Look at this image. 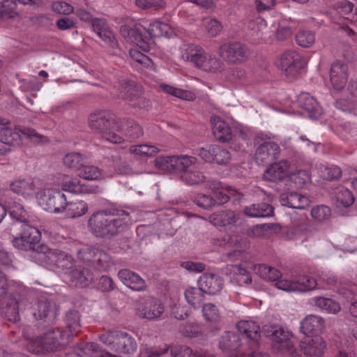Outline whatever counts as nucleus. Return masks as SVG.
I'll list each match as a JSON object with an SVG mask.
<instances>
[{
  "label": "nucleus",
  "mask_w": 357,
  "mask_h": 357,
  "mask_svg": "<svg viewBox=\"0 0 357 357\" xmlns=\"http://www.w3.org/2000/svg\"><path fill=\"white\" fill-rule=\"evenodd\" d=\"M153 162L155 167L160 171L176 172V155H160L155 158Z\"/></svg>",
  "instance_id": "58836bf2"
},
{
  "label": "nucleus",
  "mask_w": 357,
  "mask_h": 357,
  "mask_svg": "<svg viewBox=\"0 0 357 357\" xmlns=\"http://www.w3.org/2000/svg\"><path fill=\"white\" fill-rule=\"evenodd\" d=\"M161 88L166 93L171 94L175 97L186 100H193L195 95L191 91H185L180 89L174 88L167 84L161 85Z\"/></svg>",
  "instance_id": "09e8293b"
},
{
  "label": "nucleus",
  "mask_w": 357,
  "mask_h": 357,
  "mask_svg": "<svg viewBox=\"0 0 357 357\" xmlns=\"http://www.w3.org/2000/svg\"><path fill=\"white\" fill-rule=\"evenodd\" d=\"M22 135L35 144H45L48 142L46 136L38 133L33 128L24 127L13 129L10 126H4L0 128V142L9 146H20L22 142Z\"/></svg>",
  "instance_id": "39448f33"
},
{
  "label": "nucleus",
  "mask_w": 357,
  "mask_h": 357,
  "mask_svg": "<svg viewBox=\"0 0 357 357\" xmlns=\"http://www.w3.org/2000/svg\"><path fill=\"white\" fill-rule=\"evenodd\" d=\"M185 298L191 306L198 308L202 306L205 296L199 288L189 287L185 291Z\"/></svg>",
  "instance_id": "a19ab883"
},
{
  "label": "nucleus",
  "mask_w": 357,
  "mask_h": 357,
  "mask_svg": "<svg viewBox=\"0 0 357 357\" xmlns=\"http://www.w3.org/2000/svg\"><path fill=\"white\" fill-rule=\"evenodd\" d=\"M98 35L105 42L107 47L114 50L118 48V41L115 38L114 33L109 29L107 28L105 30H103Z\"/></svg>",
  "instance_id": "13d9d810"
},
{
  "label": "nucleus",
  "mask_w": 357,
  "mask_h": 357,
  "mask_svg": "<svg viewBox=\"0 0 357 357\" xmlns=\"http://www.w3.org/2000/svg\"><path fill=\"white\" fill-rule=\"evenodd\" d=\"M41 245V252L38 253V258L45 261L49 268L53 271L66 270L72 268L73 259L71 255L59 250H50Z\"/></svg>",
  "instance_id": "0eeeda50"
},
{
  "label": "nucleus",
  "mask_w": 357,
  "mask_h": 357,
  "mask_svg": "<svg viewBox=\"0 0 357 357\" xmlns=\"http://www.w3.org/2000/svg\"><path fill=\"white\" fill-rule=\"evenodd\" d=\"M199 164L197 158L188 155H176V172L185 174L190 171V167H197Z\"/></svg>",
  "instance_id": "ea45409f"
},
{
  "label": "nucleus",
  "mask_w": 357,
  "mask_h": 357,
  "mask_svg": "<svg viewBox=\"0 0 357 357\" xmlns=\"http://www.w3.org/2000/svg\"><path fill=\"white\" fill-rule=\"evenodd\" d=\"M182 178L188 185H197L206 180V177L202 172L192 169L183 174Z\"/></svg>",
  "instance_id": "3c124183"
},
{
  "label": "nucleus",
  "mask_w": 357,
  "mask_h": 357,
  "mask_svg": "<svg viewBox=\"0 0 357 357\" xmlns=\"http://www.w3.org/2000/svg\"><path fill=\"white\" fill-rule=\"evenodd\" d=\"M164 305L161 301L155 298H151L146 301L141 310L140 316L148 319H156L164 312Z\"/></svg>",
  "instance_id": "a878e982"
},
{
  "label": "nucleus",
  "mask_w": 357,
  "mask_h": 357,
  "mask_svg": "<svg viewBox=\"0 0 357 357\" xmlns=\"http://www.w3.org/2000/svg\"><path fill=\"white\" fill-rule=\"evenodd\" d=\"M172 32V29L169 24L159 21L149 23L148 26H146L145 33L150 38L151 45L152 44V38L162 36L169 37Z\"/></svg>",
  "instance_id": "2f4dec72"
},
{
  "label": "nucleus",
  "mask_w": 357,
  "mask_h": 357,
  "mask_svg": "<svg viewBox=\"0 0 357 357\" xmlns=\"http://www.w3.org/2000/svg\"><path fill=\"white\" fill-rule=\"evenodd\" d=\"M79 349L86 357H121L102 349L98 344L94 342H87Z\"/></svg>",
  "instance_id": "c9c22d12"
},
{
  "label": "nucleus",
  "mask_w": 357,
  "mask_h": 357,
  "mask_svg": "<svg viewBox=\"0 0 357 357\" xmlns=\"http://www.w3.org/2000/svg\"><path fill=\"white\" fill-rule=\"evenodd\" d=\"M183 59L192 63L197 68L206 72H215L220 67V62L215 57L207 55L204 49L191 45L188 47L182 55Z\"/></svg>",
  "instance_id": "423d86ee"
},
{
  "label": "nucleus",
  "mask_w": 357,
  "mask_h": 357,
  "mask_svg": "<svg viewBox=\"0 0 357 357\" xmlns=\"http://www.w3.org/2000/svg\"><path fill=\"white\" fill-rule=\"evenodd\" d=\"M225 191V203L231 200L233 204H238L243 196L241 192L231 187H227Z\"/></svg>",
  "instance_id": "e2e57ef3"
},
{
  "label": "nucleus",
  "mask_w": 357,
  "mask_h": 357,
  "mask_svg": "<svg viewBox=\"0 0 357 357\" xmlns=\"http://www.w3.org/2000/svg\"><path fill=\"white\" fill-rule=\"evenodd\" d=\"M222 151V149L220 146L212 145L209 149L204 148L195 149L193 153L200 156L206 162L221 165L223 162V158L221 156Z\"/></svg>",
  "instance_id": "7c9ffc66"
},
{
  "label": "nucleus",
  "mask_w": 357,
  "mask_h": 357,
  "mask_svg": "<svg viewBox=\"0 0 357 357\" xmlns=\"http://www.w3.org/2000/svg\"><path fill=\"white\" fill-rule=\"evenodd\" d=\"M312 300L314 305L321 311L336 314L341 310L340 304L332 298L317 296L313 298Z\"/></svg>",
  "instance_id": "e433bc0d"
},
{
  "label": "nucleus",
  "mask_w": 357,
  "mask_h": 357,
  "mask_svg": "<svg viewBox=\"0 0 357 357\" xmlns=\"http://www.w3.org/2000/svg\"><path fill=\"white\" fill-rule=\"evenodd\" d=\"M63 164L68 168L80 170L86 163V157L79 153H70L66 154L63 159Z\"/></svg>",
  "instance_id": "37998d69"
},
{
  "label": "nucleus",
  "mask_w": 357,
  "mask_h": 357,
  "mask_svg": "<svg viewBox=\"0 0 357 357\" xmlns=\"http://www.w3.org/2000/svg\"><path fill=\"white\" fill-rule=\"evenodd\" d=\"M169 349L168 344H164L159 348H154L151 347H144L142 348L139 357H159L161 355L166 354Z\"/></svg>",
  "instance_id": "5fc2aeb1"
},
{
  "label": "nucleus",
  "mask_w": 357,
  "mask_h": 357,
  "mask_svg": "<svg viewBox=\"0 0 357 357\" xmlns=\"http://www.w3.org/2000/svg\"><path fill=\"white\" fill-rule=\"evenodd\" d=\"M21 87L24 91H39L42 84L37 81L36 77L30 79H24L22 81Z\"/></svg>",
  "instance_id": "774afa93"
},
{
  "label": "nucleus",
  "mask_w": 357,
  "mask_h": 357,
  "mask_svg": "<svg viewBox=\"0 0 357 357\" xmlns=\"http://www.w3.org/2000/svg\"><path fill=\"white\" fill-rule=\"evenodd\" d=\"M296 40L298 45L310 47L315 41V35L311 31L300 30L296 35Z\"/></svg>",
  "instance_id": "de8ad7c7"
},
{
  "label": "nucleus",
  "mask_w": 357,
  "mask_h": 357,
  "mask_svg": "<svg viewBox=\"0 0 357 357\" xmlns=\"http://www.w3.org/2000/svg\"><path fill=\"white\" fill-rule=\"evenodd\" d=\"M120 280L134 291H141L146 288L145 281L137 273L128 269H121L118 273Z\"/></svg>",
  "instance_id": "5701e85b"
},
{
  "label": "nucleus",
  "mask_w": 357,
  "mask_h": 357,
  "mask_svg": "<svg viewBox=\"0 0 357 357\" xmlns=\"http://www.w3.org/2000/svg\"><path fill=\"white\" fill-rule=\"evenodd\" d=\"M99 340L119 354H130L137 348L135 337L120 331H107L99 335Z\"/></svg>",
  "instance_id": "20e7f679"
},
{
  "label": "nucleus",
  "mask_w": 357,
  "mask_h": 357,
  "mask_svg": "<svg viewBox=\"0 0 357 357\" xmlns=\"http://www.w3.org/2000/svg\"><path fill=\"white\" fill-rule=\"evenodd\" d=\"M244 214L250 218H267L273 215V207L266 203L252 204L245 206Z\"/></svg>",
  "instance_id": "c756f323"
},
{
  "label": "nucleus",
  "mask_w": 357,
  "mask_h": 357,
  "mask_svg": "<svg viewBox=\"0 0 357 357\" xmlns=\"http://www.w3.org/2000/svg\"><path fill=\"white\" fill-rule=\"evenodd\" d=\"M52 10L59 14L69 15L73 13L74 8L64 1L54 2L52 5Z\"/></svg>",
  "instance_id": "0e129e2a"
},
{
  "label": "nucleus",
  "mask_w": 357,
  "mask_h": 357,
  "mask_svg": "<svg viewBox=\"0 0 357 357\" xmlns=\"http://www.w3.org/2000/svg\"><path fill=\"white\" fill-rule=\"evenodd\" d=\"M64 321L65 328H50L42 335H38L33 326H26L22 335L27 341L26 349L33 354H44L64 348L81 331V314L77 310H70L66 314Z\"/></svg>",
  "instance_id": "f257e3e1"
},
{
  "label": "nucleus",
  "mask_w": 357,
  "mask_h": 357,
  "mask_svg": "<svg viewBox=\"0 0 357 357\" xmlns=\"http://www.w3.org/2000/svg\"><path fill=\"white\" fill-rule=\"evenodd\" d=\"M22 229L20 236L15 237L13 243L15 247L24 250H37L39 249L40 234L38 229L26 222L20 225ZM40 252H38L39 253Z\"/></svg>",
  "instance_id": "1a4fd4ad"
},
{
  "label": "nucleus",
  "mask_w": 357,
  "mask_h": 357,
  "mask_svg": "<svg viewBox=\"0 0 357 357\" xmlns=\"http://www.w3.org/2000/svg\"><path fill=\"white\" fill-rule=\"evenodd\" d=\"M299 106L308 112L310 117L319 114V106L316 100L309 93H301L298 98Z\"/></svg>",
  "instance_id": "72a5a7b5"
},
{
  "label": "nucleus",
  "mask_w": 357,
  "mask_h": 357,
  "mask_svg": "<svg viewBox=\"0 0 357 357\" xmlns=\"http://www.w3.org/2000/svg\"><path fill=\"white\" fill-rule=\"evenodd\" d=\"M331 215V208L325 205L314 206L311 210L312 218L317 222L328 220L330 218Z\"/></svg>",
  "instance_id": "8fccbe9b"
},
{
  "label": "nucleus",
  "mask_w": 357,
  "mask_h": 357,
  "mask_svg": "<svg viewBox=\"0 0 357 357\" xmlns=\"http://www.w3.org/2000/svg\"><path fill=\"white\" fill-rule=\"evenodd\" d=\"M116 130H121L126 139L130 142L137 140L144 135L143 129L140 125L135 121L129 119L120 120Z\"/></svg>",
  "instance_id": "aec40b11"
},
{
  "label": "nucleus",
  "mask_w": 357,
  "mask_h": 357,
  "mask_svg": "<svg viewBox=\"0 0 357 357\" xmlns=\"http://www.w3.org/2000/svg\"><path fill=\"white\" fill-rule=\"evenodd\" d=\"M203 315L208 321L217 322L220 320V315L216 306L211 303L204 304L202 308Z\"/></svg>",
  "instance_id": "bf43d9fd"
},
{
  "label": "nucleus",
  "mask_w": 357,
  "mask_h": 357,
  "mask_svg": "<svg viewBox=\"0 0 357 357\" xmlns=\"http://www.w3.org/2000/svg\"><path fill=\"white\" fill-rule=\"evenodd\" d=\"M89 126L101 135L102 138L114 144H120L125 139L113 132L117 130L119 121L116 122L112 115L106 111H97L89 117Z\"/></svg>",
  "instance_id": "7ed1b4c3"
},
{
  "label": "nucleus",
  "mask_w": 357,
  "mask_h": 357,
  "mask_svg": "<svg viewBox=\"0 0 357 357\" xmlns=\"http://www.w3.org/2000/svg\"><path fill=\"white\" fill-rule=\"evenodd\" d=\"M273 347L282 351H287L291 356L294 351V345L290 340L291 333L285 331L283 328L275 329L272 331Z\"/></svg>",
  "instance_id": "4be33fe9"
},
{
  "label": "nucleus",
  "mask_w": 357,
  "mask_h": 357,
  "mask_svg": "<svg viewBox=\"0 0 357 357\" xmlns=\"http://www.w3.org/2000/svg\"><path fill=\"white\" fill-rule=\"evenodd\" d=\"M89 207L86 202L82 200L68 203L66 210L67 215L73 218L80 217L88 211Z\"/></svg>",
  "instance_id": "c03bdc74"
},
{
  "label": "nucleus",
  "mask_w": 357,
  "mask_h": 357,
  "mask_svg": "<svg viewBox=\"0 0 357 357\" xmlns=\"http://www.w3.org/2000/svg\"><path fill=\"white\" fill-rule=\"evenodd\" d=\"M317 280L310 275H300L296 280L282 279L277 282L276 287L286 291L307 292L317 287Z\"/></svg>",
  "instance_id": "4468645a"
},
{
  "label": "nucleus",
  "mask_w": 357,
  "mask_h": 357,
  "mask_svg": "<svg viewBox=\"0 0 357 357\" xmlns=\"http://www.w3.org/2000/svg\"><path fill=\"white\" fill-rule=\"evenodd\" d=\"M199 288L206 294H216L221 291V280L213 273H205L197 281Z\"/></svg>",
  "instance_id": "393cba45"
},
{
  "label": "nucleus",
  "mask_w": 357,
  "mask_h": 357,
  "mask_svg": "<svg viewBox=\"0 0 357 357\" xmlns=\"http://www.w3.org/2000/svg\"><path fill=\"white\" fill-rule=\"evenodd\" d=\"M197 354H204L201 352H194L193 350L185 345H175L171 349L172 357H197Z\"/></svg>",
  "instance_id": "864d4df0"
},
{
  "label": "nucleus",
  "mask_w": 357,
  "mask_h": 357,
  "mask_svg": "<svg viewBox=\"0 0 357 357\" xmlns=\"http://www.w3.org/2000/svg\"><path fill=\"white\" fill-rule=\"evenodd\" d=\"M43 188V182L39 178L31 176L19 178L10 185V188L14 193L24 197H33Z\"/></svg>",
  "instance_id": "2eb2a0df"
},
{
  "label": "nucleus",
  "mask_w": 357,
  "mask_h": 357,
  "mask_svg": "<svg viewBox=\"0 0 357 357\" xmlns=\"http://www.w3.org/2000/svg\"><path fill=\"white\" fill-rule=\"evenodd\" d=\"M62 190L77 194L98 193V186H89L77 179L67 178L62 183Z\"/></svg>",
  "instance_id": "c85d7f7f"
},
{
  "label": "nucleus",
  "mask_w": 357,
  "mask_h": 357,
  "mask_svg": "<svg viewBox=\"0 0 357 357\" xmlns=\"http://www.w3.org/2000/svg\"><path fill=\"white\" fill-rule=\"evenodd\" d=\"M118 96L126 101L129 105L136 100L138 96L142 94L140 87L136 86L134 82L123 80L119 85Z\"/></svg>",
  "instance_id": "bb28decb"
},
{
  "label": "nucleus",
  "mask_w": 357,
  "mask_h": 357,
  "mask_svg": "<svg viewBox=\"0 0 357 357\" xmlns=\"http://www.w3.org/2000/svg\"><path fill=\"white\" fill-rule=\"evenodd\" d=\"M213 133L218 141H223V121L220 116L213 115L211 117Z\"/></svg>",
  "instance_id": "4d7b16f0"
},
{
  "label": "nucleus",
  "mask_w": 357,
  "mask_h": 357,
  "mask_svg": "<svg viewBox=\"0 0 357 357\" xmlns=\"http://www.w3.org/2000/svg\"><path fill=\"white\" fill-rule=\"evenodd\" d=\"M68 275L71 284L79 288L88 287L93 280L91 271L82 266L70 271Z\"/></svg>",
  "instance_id": "412c9836"
},
{
  "label": "nucleus",
  "mask_w": 357,
  "mask_h": 357,
  "mask_svg": "<svg viewBox=\"0 0 357 357\" xmlns=\"http://www.w3.org/2000/svg\"><path fill=\"white\" fill-rule=\"evenodd\" d=\"M146 25L136 23L132 26L123 25L120 33L127 42L133 43L144 52H149L151 47V40L146 34Z\"/></svg>",
  "instance_id": "9d476101"
},
{
  "label": "nucleus",
  "mask_w": 357,
  "mask_h": 357,
  "mask_svg": "<svg viewBox=\"0 0 357 357\" xmlns=\"http://www.w3.org/2000/svg\"><path fill=\"white\" fill-rule=\"evenodd\" d=\"M348 66L342 61L333 63L331 68L330 78L333 87L337 90L343 89L348 80Z\"/></svg>",
  "instance_id": "6ab92c4d"
},
{
  "label": "nucleus",
  "mask_w": 357,
  "mask_h": 357,
  "mask_svg": "<svg viewBox=\"0 0 357 357\" xmlns=\"http://www.w3.org/2000/svg\"><path fill=\"white\" fill-rule=\"evenodd\" d=\"M181 333L188 337H197L201 334V331L197 326L192 324H185L180 327Z\"/></svg>",
  "instance_id": "69168bd1"
},
{
  "label": "nucleus",
  "mask_w": 357,
  "mask_h": 357,
  "mask_svg": "<svg viewBox=\"0 0 357 357\" xmlns=\"http://www.w3.org/2000/svg\"><path fill=\"white\" fill-rule=\"evenodd\" d=\"M59 311V305L52 300L37 301L30 308V313L36 321L47 324H52L56 321Z\"/></svg>",
  "instance_id": "6e6552de"
},
{
  "label": "nucleus",
  "mask_w": 357,
  "mask_h": 357,
  "mask_svg": "<svg viewBox=\"0 0 357 357\" xmlns=\"http://www.w3.org/2000/svg\"><path fill=\"white\" fill-rule=\"evenodd\" d=\"M230 270L234 273V278L239 285L250 284L252 282L249 271L239 266H231Z\"/></svg>",
  "instance_id": "49530a36"
},
{
  "label": "nucleus",
  "mask_w": 357,
  "mask_h": 357,
  "mask_svg": "<svg viewBox=\"0 0 357 357\" xmlns=\"http://www.w3.org/2000/svg\"><path fill=\"white\" fill-rule=\"evenodd\" d=\"M78 175L86 180H97L101 177L102 174L98 167L84 164Z\"/></svg>",
  "instance_id": "603ef678"
},
{
  "label": "nucleus",
  "mask_w": 357,
  "mask_h": 357,
  "mask_svg": "<svg viewBox=\"0 0 357 357\" xmlns=\"http://www.w3.org/2000/svg\"><path fill=\"white\" fill-rule=\"evenodd\" d=\"M5 314L10 321L17 322L20 320L18 305L15 300L10 299V302L6 307Z\"/></svg>",
  "instance_id": "680f3d73"
},
{
  "label": "nucleus",
  "mask_w": 357,
  "mask_h": 357,
  "mask_svg": "<svg viewBox=\"0 0 357 357\" xmlns=\"http://www.w3.org/2000/svg\"><path fill=\"white\" fill-rule=\"evenodd\" d=\"M282 203L290 208L303 209L309 206L310 200L307 197L298 192H291L282 199Z\"/></svg>",
  "instance_id": "f704fd0d"
},
{
  "label": "nucleus",
  "mask_w": 357,
  "mask_h": 357,
  "mask_svg": "<svg viewBox=\"0 0 357 357\" xmlns=\"http://www.w3.org/2000/svg\"><path fill=\"white\" fill-rule=\"evenodd\" d=\"M194 202L197 206L206 209L210 208L217 204H220V202H218L214 197L204 194H197L195 197Z\"/></svg>",
  "instance_id": "6e6d98bb"
},
{
  "label": "nucleus",
  "mask_w": 357,
  "mask_h": 357,
  "mask_svg": "<svg viewBox=\"0 0 357 357\" xmlns=\"http://www.w3.org/2000/svg\"><path fill=\"white\" fill-rule=\"evenodd\" d=\"M10 215L13 219L15 220V222L13 224V227L17 229L20 225L28 222V214L24 210L23 206L20 203L14 202L10 207Z\"/></svg>",
  "instance_id": "4c0bfd02"
},
{
  "label": "nucleus",
  "mask_w": 357,
  "mask_h": 357,
  "mask_svg": "<svg viewBox=\"0 0 357 357\" xmlns=\"http://www.w3.org/2000/svg\"><path fill=\"white\" fill-rule=\"evenodd\" d=\"M306 61L303 56L295 51L289 50L284 52L277 63L278 66L287 76L294 77L299 70L304 68Z\"/></svg>",
  "instance_id": "ddd939ff"
},
{
  "label": "nucleus",
  "mask_w": 357,
  "mask_h": 357,
  "mask_svg": "<svg viewBox=\"0 0 357 357\" xmlns=\"http://www.w3.org/2000/svg\"><path fill=\"white\" fill-rule=\"evenodd\" d=\"M324 328V319L317 315H309L301 322V330L306 335H317Z\"/></svg>",
  "instance_id": "cd10ccee"
},
{
  "label": "nucleus",
  "mask_w": 357,
  "mask_h": 357,
  "mask_svg": "<svg viewBox=\"0 0 357 357\" xmlns=\"http://www.w3.org/2000/svg\"><path fill=\"white\" fill-rule=\"evenodd\" d=\"M255 271L256 274L266 280L275 281L282 276L281 273L278 269L266 264L255 266Z\"/></svg>",
  "instance_id": "79ce46f5"
},
{
  "label": "nucleus",
  "mask_w": 357,
  "mask_h": 357,
  "mask_svg": "<svg viewBox=\"0 0 357 357\" xmlns=\"http://www.w3.org/2000/svg\"><path fill=\"white\" fill-rule=\"evenodd\" d=\"M40 205L46 211L52 213L63 212L68 206L65 194L56 189L44 190L43 194L39 197Z\"/></svg>",
  "instance_id": "9b49d317"
},
{
  "label": "nucleus",
  "mask_w": 357,
  "mask_h": 357,
  "mask_svg": "<svg viewBox=\"0 0 357 357\" xmlns=\"http://www.w3.org/2000/svg\"><path fill=\"white\" fill-rule=\"evenodd\" d=\"M131 222L128 211L110 208L93 213L88 220L87 227L96 237L111 238L127 229Z\"/></svg>",
  "instance_id": "f03ea898"
},
{
  "label": "nucleus",
  "mask_w": 357,
  "mask_h": 357,
  "mask_svg": "<svg viewBox=\"0 0 357 357\" xmlns=\"http://www.w3.org/2000/svg\"><path fill=\"white\" fill-rule=\"evenodd\" d=\"M129 151L132 154L152 157L158 153L160 152V149L155 146L143 144L132 145L129 149Z\"/></svg>",
  "instance_id": "a18cd8bd"
},
{
  "label": "nucleus",
  "mask_w": 357,
  "mask_h": 357,
  "mask_svg": "<svg viewBox=\"0 0 357 357\" xmlns=\"http://www.w3.org/2000/svg\"><path fill=\"white\" fill-rule=\"evenodd\" d=\"M78 257L86 262H90L99 270L105 269L110 261L109 256L103 250L96 247H85L77 252Z\"/></svg>",
  "instance_id": "dca6fc26"
},
{
  "label": "nucleus",
  "mask_w": 357,
  "mask_h": 357,
  "mask_svg": "<svg viewBox=\"0 0 357 357\" xmlns=\"http://www.w3.org/2000/svg\"><path fill=\"white\" fill-rule=\"evenodd\" d=\"M237 328L241 333L254 341L260 338V327L255 321H241L237 324Z\"/></svg>",
  "instance_id": "473e14b6"
},
{
  "label": "nucleus",
  "mask_w": 357,
  "mask_h": 357,
  "mask_svg": "<svg viewBox=\"0 0 357 357\" xmlns=\"http://www.w3.org/2000/svg\"><path fill=\"white\" fill-rule=\"evenodd\" d=\"M290 163L287 160L272 163L264 172L263 178L268 181H280L290 172Z\"/></svg>",
  "instance_id": "a211bd4d"
},
{
  "label": "nucleus",
  "mask_w": 357,
  "mask_h": 357,
  "mask_svg": "<svg viewBox=\"0 0 357 357\" xmlns=\"http://www.w3.org/2000/svg\"><path fill=\"white\" fill-rule=\"evenodd\" d=\"M226 53L228 62L241 63L247 61L250 52L246 45L234 43L227 45Z\"/></svg>",
  "instance_id": "b1692460"
},
{
  "label": "nucleus",
  "mask_w": 357,
  "mask_h": 357,
  "mask_svg": "<svg viewBox=\"0 0 357 357\" xmlns=\"http://www.w3.org/2000/svg\"><path fill=\"white\" fill-rule=\"evenodd\" d=\"M326 347L325 342L319 335L307 337L300 343L299 349L291 351V357H321Z\"/></svg>",
  "instance_id": "f8f14e48"
},
{
  "label": "nucleus",
  "mask_w": 357,
  "mask_h": 357,
  "mask_svg": "<svg viewBox=\"0 0 357 357\" xmlns=\"http://www.w3.org/2000/svg\"><path fill=\"white\" fill-rule=\"evenodd\" d=\"M280 154L279 145L274 142H265L260 144L255 152L256 161L261 165L270 163Z\"/></svg>",
  "instance_id": "f3484780"
},
{
  "label": "nucleus",
  "mask_w": 357,
  "mask_h": 357,
  "mask_svg": "<svg viewBox=\"0 0 357 357\" xmlns=\"http://www.w3.org/2000/svg\"><path fill=\"white\" fill-rule=\"evenodd\" d=\"M354 202V197L351 191L348 189H345L342 190L338 196L337 206L338 208H347L352 205Z\"/></svg>",
  "instance_id": "052dcab7"
},
{
  "label": "nucleus",
  "mask_w": 357,
  "mask_h": 357,
  "mask_svg": "<svg viewBox=\"0 0 357 357\" xmlns=\"http://www.w3.org/2000/svg\"><path fill=\"white\" fill-rule=\"evenodd\" d=\"M181 266L191 273H201L204 271L206 266L201 262H193L190 261H183Z\"/></svg>",
  "instance_id": "338daca9"
}]
</instances>
